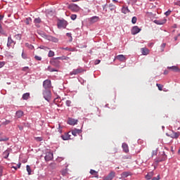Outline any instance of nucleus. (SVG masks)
Returning a JSON list of instances; mask_svg holds the SVG:
<instances>
[{"label":"nucleus","mask_w":180,"mask_h":180,"mask_svg":"<svg viewBox=\"0 0 180 180\" xmlns=\"http://www.w3.org/2000/svg\"><path fill=\"white\" fill-rule=\"evenodd\" d=\"M43 96L45 101H47V102H50V99H51V91L49 89H45L43 91Z\"/></svg>","instance_id":"f257e3e1"},{"label":"nucleus","mask_w":180,"mask_h":180,"mask_svg":"<svg viewBox=\"0 0 180 180\" xmlns=\"http://www.w3.org/2000/svg\"><path fill=\"white\" fill-rule=\"evenodd\" d=\"M68 22L65 20H59L57 23V26L59 29H65Z\"/></svg>","instance_id":"f03ea898"},{"label":"nucleus","mask_w":180,"mask_h":180,"mask_svg":"<svg viewBox=\"0 0 180 180\" xmlns=\"http://www.w3.org/2000/svg\"><path fill=\"white\" fill-rule=\"evenodd\" d=\"M69 9L72 12H79V6L75 4H71L68 6Z\"/></svg>","instance_id":"7ed1b4c3"},{"label":"nucleus","mask_w":180,"mask_h":180,"mask_svg":"<svg viewBox=\"0 0 180 180\" xmlns=\"http://www.w3.org/2000/svg\"><path fill=\"white\" fill-rule=\"evenodd\" d=\"M43 86L45 89H50L51 88V81L46 79L43 82Z\"/></svg>","instance_id":"20e7f679"},{"label":"nucleus","mask_w":180,"mask_h":180,"mask_svg":"<svg viewBox=\"0 0 180 180\" xmlns=\"http://www.w3.org/2000/svg\"><path fill=\"white\" fill-rule=\"evenodd\" d=\"M167 160V156L165 155V152H162L160 156L156 160V162H162Z\"/></svg>","instance_id":"39448f33"},{"label":"nucleus","mask_w":180,"mask_h":180,"mask_svg":"<svg viewBox=\"0 0 180 180\" xmlns=\"http://www.w3.org/2000/svg\"><path fill=\"white\" fill-rule=\"evenodd\" d=\"M167 136H168V137H171V139H178L180 136V132L179 131H177V132H175L174 131H172V133L170 134V135H168L167 134Z\"/></svg>","instance_id":"423d86ee"},{"label":"nucleus","mask_w":180,"mask_h":180,"mask_svg":"<svg viewBox=\"0 0 180 180\" xmlns=\"http://www.w3.org/2000/svg\"><path fill=\"white\" fill-rule=\"evenodd\" d=\"M141 32V29H140L138 26H134L132 27L131 30V34H137V33H140Z\"/></svg>","instance_id":"0eeeda50"},{"label":"nucleus","mask_w":180,"mask_h":180,"mask_svg":"<svg viewBox=\"0 0 180 180\" xmlns=\"http://www.w3.org/2000/svg\"><path fill=\"white\" fill-rule=\"evenodd\" d=\"M45 161H51L53 160V153L48 152L46 153V155L44 157Z\"/></svg>","instance_id":"6e6552de"},{"label":"nucleus","mask_w":180,"mask_h":180,"mask_svg":"<svg viewBox=\"0 0 180 180\" xmlns=\"http://www.w3.org/2000/svg\"><path fill=\"white\" fill-rule=\"evenodd\" d=\"M50 64H51V65H53V67H58L60 61L57 60V59L54 58L50 60Z\"/></svg>","instance_id":"1a4fd4ad"},{"label":"nucleus","mask_w":180,"mask_h":180,"mask_svg":"<svg viewBox=\"0 0 180 180\" xmlns=\"http://www.w3.org/2000/svg\"><path fill=\"white\" fill-rule=\"evenodd\" d=\"M83 71L84 70L81 68L75 69L70 72V75H77L78 74H81Z\"/></svg>","instance_id":"9d476101"},{"label":"nucleus","mask_w":180,"mask_h":180,"mask_svg":"<svg viewBox=\"0 0 180 180\" xmlns=\"http://www.w3.org/2000/svg\"><path fill=\"white\" fill-rule=\"evenodd\" d=\"M154 23L156 25H165V23H167V19L164 18L162 20H155Z\"/></svg>","instance_id":"9b49d317"},{"label":"nucleus","mask_w":180,"mask_h":180,"mask_svg":"<svg viewBox=\"0 0 180 180\" xmlns=\"http://www.w3.org/2000/svg\"><path fill=\"white\" fill-rule=\"evenodd\" d=\"M68 124H70L71 126H74L78 123V120L72 119V118H69L68 120Z\"/></svg>","instance_id":"f8f14e48"},{"label":"nucleus","mask_w":180,"mask_h":180,"mask_svg":"<svg viewBox=\"0 0 180 180\" xmlns=\"http://www.w3.org/2000/svg\"><path fill=\"white\" fill-rule=\"evenodd\" d=\"M116 173L115 172H111L104 180H112L115 176Z\"/></svg>","instance_id":"ddd939ff"},{"label":"nucleus","mask_w":180,"mask_h":180,"mask_svg":"<svg viewBox=\"0 0 180 180\" xmlns=\"http://www.w3.org/2000/svg\"><path fill=\"white\" fill-rule=\"evenodd\" d=\"M12 44H15V41H13V39H12L11 37H8L7 46L12 47Z\"/></svg>","instance_id":"4468645a"},{"label":"nucleus","mask_w":180,"mask_h":180,"mask_svg":"<svg viewBox=\"0 0 180 180\" xmlns=\"http://www.w3.org/2000/svg\"><path fill=\"white\" fill-rule=\"evenodd\" d=\"M81 133H82V131L81 129H75L72 130V136H75V137L77 136V134H81Z\"/></svg>","instance_id":"2eb2a0df"},{"label":"nucleus","mask_w":180,"mask_h":180,"mask_svg":"<svg viewBox=\"0 0 180 180\" xmlns=\"http://www.w3.org/2000/svg\"><path fill=\"white\" fill-rule=\"evenodd\" d=\"M141 51L143 56H148V54H150V50H148L147 48H142Z\"/></svg>","instance_id":"dca6fc26"},{"label":"nucleus","mask_w":180,"mask_h":180,"mask_svg":"<svg viewBox=\"0 0 180 180\" xmlns=\"http://www.w3.org/2000/svg\"><path fill=\"white\" fill-rule=\"evenodd\" d=\"M61 138L63 139V140H70L71 139V135L70 134V133H65L64 135L61 136Z\"/></svg>","instance_id":"f3484780"},{"label":"nucleus","mask_w":180,"mask_h":180,"mask_svg":"<svg viewBox=\"0 0 180 180\" xmlns=\"http://www.w3.org/2000/svg\"><path fill=\"white\" fill-rule=\"evenodd\" d=\"M24 112L22 110H18L15 112V117H17V119H20V117H22V116H23Z\"/></svg>","instance_id":"a211bd4d"},{"label":"nucleus","mask_w":180,"mask_h":180,"mask_svg":"<svg viewBox=\"0 0 180 180\" xmlns=\"http://www.w3.org/2000/svg\"><path fill=\"white\" fill-rule=\"evenodd\" d=\"M116 59L119 60V61H126V56L124 55H118L116 56Z\"/></svg>","instance_id":"6ab92c4d"},{"label":"nucleus","mask_w":180,"mask_h":180,"mask_svg":"<svg viewBox=\"0 0 180 180\" xmlns=\"http://www.w3.org/2000/svg\"><path fill=\"white\" fill-rule=\"evenodd\" d=\"M168 70H172L174 72H178V71H180L179 68L176 66H172V67H168Z\"/></svg>","instance_id":"aec40b11"},{"label":"nucleus","mask_w":180,"mask_h":180,"mask_svg":"<svg viewBox=\"0 0 180 180\" xmlns=\"http://www.w3.org/2000/svg\"><path fill=\"white\" fill-rule=\"evenodd\" d=\"M122 148L125 153H129V146L126 143H122Z\"/></svg>","instance_id":"412c9836"},{"label":"nucleus","mask_w":180,"mask_h":180,"mask_svg":"<svg viewBox=\"0 0 180 180\" xmlns=\"http://www.w3.org/2000/svg\"><path fill=\"white\" fill-rule=\"evenodd\" d=\"M153 176H154V172H150L146 176V179L150 180L151 178H153Z\"/></svg>","instance_id":"4be33fe9"},{"label":"nucleus","mask_w":180,"mask_h":180,"mask_svg":"<svg viewBox=\"0 0 180 180\" xmlns=\"http://www.w3.org/2000/svg\"><path fill=\"white\" fill-rule=\"evenodd\" d=\"M29 98H30V94H29V93H25L22 95V99L24 101H27V99H29Z\"/></svg>","instance_id":"5701e85b"},{"label":"nucleus","mask_w":180,"mask_h":180,"mask_svg":"<svg viewBox=\"0 0 180 180\" xmlns=\"http://www.w3.org/2000/svg\"><path fill=\"white\" fill-rule=\"evenodd\" d=\"M129 175H130V172H124L121 174L122 178H127V176H129Z\"/></svg>","instance_id":"b1692460"},{"label":"nucleus","mask_w":180,"mask_h":180,"mask_svg":"<svg viewBox=\"0 0 180 180\" xmlns=\"http://www.w3.org/2000/svg\"><path fill=\"white\" fill-rule=\"evenodd\" d=\"M98 20H99V17L98 16H94L91 18V22H92V23H95V22H98Z\"/></svg>","instance_id":"393cba45"},{"label":"nucleus","mask_w":180,"mask_h":180,"mask_svg":"<svg viewBox=\"0 0 180 180\" xmlns=\"http://www.w3.org/2000/svg\"><path fill=\"white\" fill-rule=\"evenodd\" d=\"M62 50H66L67 51H75V48H61Z\"/></svg>","instance_id":"a878e982"},{"label":"nucleus","mask_w":180,"mask_h":180,"mask_svg":"<svg viewBox=\"0 0 180 180\" xmlns=\"http://www.w3.org/2000/svg\"><path fill=\"white\" fill-rule=\"evenodd\" d=\"M122 13H129V12H130V11H129V8L123 7L122 9Z\"/></svg>","instance_id":"bb28decb"},{"label":"nucleus","mask_w":180,"mask_h":180,"mask_svg":"<svg viewBox=\"0 0 180 180\" xmlns=\"http://www.w3.org/2000/svg\"><path fill=\"white\" fill-rule=\"evenodd\" d=\"M48 71H49L50 72H58V70H56V68H51V66L48 67Z\"/></svg>","instance_id":"cd10ccee"},{"label":"nucleus","mask_w":180,"mask_h":180,"mask_svg":"<svg viewBox=\"0 0 180 180\" xmlns=\"http://www.w3.org/2000/svg\"><path fill=\"white\" fill-rule=\"evenodd\" d=\"M34 23H35V25H37L38 23H41V19H40V18H35L34 20Z\"/></svg>","instance_id":"c85d7f7f"},{"label":"nucleus","mask_w":180,"mask_h":180,"mask_svg":"<svg viewBox=\"0 0 180 180\" xmlns=\"http://www.w3.org/2000/svg\"><path fill=\"white\" fill-rule=\"evenodd\" d=\"M4 158H8V157H9V151L8 150H6L4 153Z\"/></svg>","instance_id":"c756f323"},{"label":"nucleus","mask_w":180,"mask_h":180,"mask_svg":"<svg viewBox=\"0 0 180 180\" xmlns=\"http://www.w3.org/2000/svg\"><path fill=\"white\" fill-rule=\"evenodd\" d=\"M25 23L26 25H30V23H32V18H26Z\"/></svg>","instance_id":"7c9ffc66"},{"label":"nucleus","mask_w":180,"mask_h":180,"mask_svg":"<svg viewBox=\"0 0 180 180\" xmlns=\"http://www.w3.org/2000/svg\"><path fill=\"white\" fill-rule=\"evenodd\" d=\"M49 167L52 169H55V168H57V165L56 163H51L49 165Z\"/></svg>","instance_id":"2f4dec72"},{"label":"nucleus","mask_w":180,"mask_h":180,"mask_svg":"<svg viewBox=\"0 0 180 180\" xmlns=\"http://www.w3.org/2000/svg\"><path fill=\"white\" fill-rule=\"evenodd\" d=\"M60 172H61V174L63 175V176H66V175L68 174L67 169L62 170Z\"/></svg>","instance_id":"473e14b6"},{"label":"nucleus","mask_w":180,"mask_h":180,"mask_svg":"<svg viewBox=\"0 0 180 180\" xmlns=\"http://www.w3.org/2000/svg\"><path fill=\"white\" fill-rule=\"evenodd\" d=\"M156 86H158L159 91H162V88H164V86L161 84H156Z\"/></svg>","instance_id":"72a5a7b5"},{"label":"nucleus","mask_w":180,"mask_h":180,"mask_svg":"<svg viewBox=\"0 0 180 180\" xmlns=\"http://www.w3.org/2000/svg\"><path fill=\"white\" fill-rule=\"evenodd\" d=\"M90 174H91V175L96 176V175H98V172H96V171H95V170H94V169H91V170H90Z\"/></svg>","instance_id":"f704fd0d"},{"label":"nucleus","mask_w":180,"mask_h":180,"mask_svg":"<svg viewBox=\"0 0 180 180\" xmlns=\"http://www.w3.org/2000/svg\"><path fill=\"white\" fill-rule=\"evenodd\" d=\"M8 140H9V138H8L6 136H4V138L0 136V141H8Z\"/></svg>","instance_id":"c9c22d12"},{"label":"nucleus","mask_w":180,"mask_h":180,"mask_svg":"<svg viewBox=\"0 0 180 180\" xmlns=\"http://www.w3.org/2000/svg\"><path fill=\"white\" fill-rule=\"evenodd\" d=\"M26 168H27V171L28 172V175H30L32 174V169H30V166L27 165Z\"/></svg>","instance_id":"e433bc0d"},{"label":"nucleus","mask_w":180,"mask_h":180,"mask_svg":"<svg viewBox=\"0 0 180 180\" xmlns=\"http://www.w3.org/2000/svg\"><path fill=\"white\" fill-rule=\"evenodd\" d=\"M131 22L133 23V25H136V23H137V18L133 17L131 19Z\"/></svg>","instance_id":"4c0bfd02"},{"label":"nucleus","mask_w":180,"mask_h":180,"mask_svg":"<svg viewBox=\"0 0 180 180\" xmlns=\"http://www.w3.org/2000/svg\"><path fill=\"white\" fill-rule=\"evenodd\" d=\"M25 46H26V47H29L30 49V50H33L34 49V46H33V45L29 44L28 43H26Z\"/></svg>","instance_id":"58836bf2"},{"label":"nucleus","mask_w":180,"mask_h":180,"mask_svg":"<svg viewBox=\"0 0 180 180\" xmlns=\"http://www.w3.org/2000/svg\"><path fill=\"white\" fill-rule=\"evenodd\" d=\"M48 57H54V51H49V52L48 53Z\"/></svg>","instance_id":"ea45409f"},{"label":"nucleus","mask_w":180,"mask_h":180,"mask_svg":"<svg viewBox=\"0 0 180 180\" xmlns=\"http://www.w3.org/2000/svg\"><path fill=\"white\" fill-rule=\"evenodd\" d=\"M166 46H167V44L165 43L162 44V45L160 46L161 51H164V49H165Z\"/></svg>","instance_id":"a19ab883"},{"label":"nucleus","mask_w":180,"mask_h":180,"mask_svg":"<svg viewBox=\"0 0 180 180\" xmlns=\"http://www.w3.org/2000/svg\"><path fill=\"white\" fill-rule=\"evenodd\" d=\"M22 58L24 59V60H26L27 58V54L23 53V51H22Z\"/></svg>","instance_id":"79ce46f5"},{"label":"nucleus","mask_w":180,"mask_h":180,"mask_svg":"<svg viewBox=\"0 0 180 180\" xmlns=\"http://www.w3.org/2000/svg\"><path fill=\"white\" fill-rule=\"evenodd\" d=\"M70 19H72V20H75V19H77V15L75 14H72L70 15Z\"/></svg>","instance_id":"37998d69"},{"label":"nucleus","mask_w":180,"mask_h":180,"mask_svg":"<svg viewBox=\"0 0 180 180\" xmlns=\"http://www.w3.org/2000/svg\"><path fill=\"white\" fill-rule=\"evenodd\" d=\"M11 123L10 120H6L1 123V124H4V126H6V124H9Z\"/></svg>","instance_id":"c03bdc74"},{"label":"nucleus","mask_w":180,"mask_h":180,"mask_svg":"<svg viewBox=\"0 0 180 180\" xmlns=\"http://www.w3.org/2000/svg\"><path fill=\"white\" fill-rule=\"evenodd\" d=\"M34 58L37 61H41V56H35Z\"/></svg>","instance_id":"a18cd8bd"},{"label":"nucleus","mask_w":180,"mask_h":180,"mask_svg":"<svg viewBox=\"0 0 180 180\" xmlns=\"http://www.w3.org/2000/svg\"><path fill=\"white\" fill-rule=\"evenodd\" d=\"M171 12H172L171 10H168L165 13V15H166V16H169L171 15Z\"/></svg>","instance_id":"49530a36"},{"label":"nucleus","mask_w":180,"mask_h":180,"mask_svg":"<svg viewBox=\"0 0 180 180\" xmlns=\"http://www.w3.org/2000/svg\"><path fill=\"white\" fill-rule=\"evenodd\" d=\"M22 71H25V72L29 71V67L26 66L22 68Z\"/></svg>","instance_id":"de8ad7c7"},{"label":"nucleus","mask_w":180,"mask_h":180,"mask_svg":"<svg viewBox=\"0 0 180 180\" xmlns=\"http://www.w3.org/2000/svg\"><path fill=\"white\" fill-rule=\"evenodd\" d=\"M51 40H52V41H53V43H57L58 41V39H57L56 37H52Z\"/></svg>","instance_id":"09e8293b"},{"label":"nucleus","mask_w":180,"mask_h":180,"mask_svg":"<svg viewBox=\"0 0 180 180\" xmlns=\"http://www.w3.org/2000/svg\"><path fill=\"white\" fill-rule=\"evenodd\" d=\"M4 172V167H0V178L2 176V174Z\"/></svg>","instance_id":"8fccbe9b"},{"label":"nucleus","mask_w":180,"mask_h":180,"mask_svg":"<svg viewBox=\"0 0 180 180\" xmlns=\"http://www.w3.org/2000/svg\"><path fill=\"white\" fill-rule=\"evenodd\" d=\"M66 105L68 106H71V101H70V100L66 101Z\"/></svg>","instance_id":"3c124183"},{"label":"nucleus","mask_w":180,"mask_h":180,"mask_svg":"<svg viewBox=\"0 0 180 180\" xmlns=\"http://www.w3.org/2000/svg\"><path fill=\"white\" fill-rule=\"evenodd\" d=\"M160 175H158L157 177H153L152 179V180H160Z\"/></svg>","instance_id":"603ef678"},{"label":"nucleus","mask_w":180,"mask_h":180,"mask_svg":"<svg viewBox=\"0 0 180 180\" xmlns=\"http://www.w3.org/2000/svg\"><path fill=\"white\" fill-rule=\"evenodd\" d=\"M4 65H5V62L0 61V68H2V67H4Z\"/></svg>","instance_id":"864d4df0"},{"label":"nucleus","mask_w":180,"mask_h":180,"mask_svg":"<svg viewBox=\"0 0 180 180\" xmlns=\"http://www.w3.org/2000/svg\"><path fill=\"white\" fill-rule=\"evenodd\" d=\"M58 127H59V129H58L59 133H63V130L60 129L61 125L60 124H58Z\"/></svg>","instance_id":"5fc2aeb1"},{"label":"nucleus","mask_w":180,"mask_h":180,"mask_svg":"<svg viewBox=\"0 0 180 180\" xmlns=\"http://www.w3.org/2000/svg\"><path fill=\"white\" fill-rule=\"evenodd\" d=\"M68 59H70V58L65 57V56H62V58H61V60H68Z\"/></svg>","instance_id":"6e6d98bb"},{"label":"nucleus","mask_w":180,"mask_h":180,"mask_svg":"<svg viewBox=\"0 0 180 180\" xmlns=\"http://www.w3.org/2000/svg\"><path fill=\"white\" fill-rule=\"evenodd\" d=\"M99 63H101V60H96L95 61L96 65H98V64H99Z\"/></svg>","instance_id":"4d7b16f0"},{"label":"nucleus","mask_w":180,"mask_h":180,"mask_svg":"<svg viewBox=\"0 0 180 180\" xmlns=\"http://www.w3.org/2000/svg\"><path fill=\"white\" fill-rule=\"evenodd\" d=\"M1 20H4V15H0V22H1Z\"/></svg>","instance_id":"13d9d810"},{"label":"nucleus","mask_w":180,"mask_h":180,"mask_svg":"<svg viewBox=\"0 0 180 180\" xmlns=\"http://www.w3.org/2000/svg\"><path fill=\"white\" fill-rule=\"evenodd\" d=\"M152 155H157V151H153Z\"/></svg>","instance_id":"bf43d9fd"},{"label":"nucleus","mask_w":180,"mask_h":180,"mask_svg":"<svg viewBox=\"0 0 180 180\" xmlns=\"http://www.w3.org/2000/svg\"><path fill=\"white\" fill-rule=\"evenodd\" d=\"M56 58V60H61V58H62V56H60V57H56V58Z\"/></svg>","instance_id":"052dcab7"},{"label":"nucleus","mask_w":180,"mask_h":180,"mask_svg":"<svg viewBox=\"0 0 180 180\" xmlns=\"http://www.w3.org/2000/svg\"><path fill=\"white\" fill-rule=\"evenodd\" d=\"M66 34H67L68 37H71V34L70 33H67Z\"/></svg>","instance_id":"680f3d73"},{"label":"nucleus","mask_w":180,"mask_h":180,"mask_svg":"<svg viewBox=\"0 0 180 180\" xmlns=\"http://www.w3.org/2000/svg\"><path fill=\"white\" fill-rule=\"evenodd\" d=\"M79 0H72V2H78Z\"/></svg>","instance_id":"e2e57ef3"},{"label":"nucleus","mask_w":180,"mask_h":180,"mask_svg":"<svg viewBox=\"0 0 180 180\" xmlns=\"http://www.w3.org/2000/svg\"><path fill=\"white\" fill-rule=\"evenodd\" d=\"M18 165V168H20V165H21V164L20 163H19L18 165Z\"/></svg>","instance_id":"0e129e2a"},{"label":"nucleus","mask_w":180,"mask_h":180,"mask_svg":"<svg viewBox=\"0 0 180 180\" xmlns=\"http://www.w3.org/2000/svg\"><path fill=\"white\" fill-rule=\"evenodd\" d=\"M174 40L176 41L178 40V36L174 37Z\"/></svg>","instance_id":"69168bd1"},{"label":"nucleus","mask_w":180,"mask_h":180,"mask_svg":"<svg viewBox=\"0 0 180 180\" xmlns=\"http://www.w3.org/2000/svg\"><path fill=\"white\" fill-rule=\"evenodd\" d=\"M15 37H19L20 39V34H17V35H15Z\"/></svg>","instance_id":"338daca9"},{"label":"nucleus","mask_w":180,"mask_h":180,"mask_svg":"<svg viewBox=\"0 0 180 180\" xmlns=\"http://www.w3.org/2000/svg\"><path fill=\"white\" fill-rule=\"evenodd\" d=\"M13 168H14V169H18V167H13Z\"/></svg>","instance_id":"774afa93"}]
</instances>
